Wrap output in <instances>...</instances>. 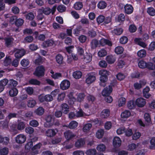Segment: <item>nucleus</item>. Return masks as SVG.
Masks as SVG:
<instances>
[{"label":"nucleus","mask_w":155,"mask_h":155,"mask_svg":"<svg viewBox=\"0 0 155 155\" xmlns=\"http://www.w3.org/2000/svg\"><path fill=\"white\" fill-rule=\"evenodd\" d=\"M9 138L7 137H3L0 136V143L4 145H7L9 143Z\"/></svg>","instance_id":"nucleus-25"},{"label":"nucleus","mask_w":155,"mask_h":155,"mask_svg":"<svg viewBox=\"0 0 155 155\" xmlns=\"http://www.w3.org/2000/svg\"><path fill=\"white\" fill-rule=\"evenodd\" d=\"M147 63L143 60H140L138 62V65L140 68L144 69L146 68Z\"/></svg>","instance_id":"nucleus-39"},{"label":"nucleus","mask_w":155,"mask_h":155,"mask_svg":"<svg viewBox=\"0 0 155 155\" xmlns=\"http://www.w3.org/2000/svg\"><path fill=\"white\" fill-rule=\"evenodd\" d=\"M86 99L89 103H92L95 101V98L94 96L88 94L86 97Z\"/></svg>","instance_id":"nucleus-57"},{"label":"nucleus","mask_w":155,"mask_h":155,"mask_svg":"<svg viewBox=\"0 0 155 155\" xmlns=\"http://www.w3.org/2000/svg\"><path fill=\"white\" fill-rule=\"evenodd\" d=\"M96 80L95 74L93 73L87 74L85 82L88 84H90L94 82Z\"/></svg>","instance_id":"nucleus-2"},{"label":"nucleus","mask_w":155,"mask_h":155,"mask_svg":"<svg viewBox=\"0 0 155 155\" xmlns=\"http://www.w3.org/2000/svg\"><path fill=\"white\" fill-rule=\"evenodd\" d=\"M41 143H39L33 147L31 148L32 154L34 155L38 154V150L41 148Z\"/></svg>","instance_id":"nucleus-12"},{"label":"nucleus","mask_w":155,"mask_h":155,"mask_svg":"<svg viewBox=\"0 0 155 155\" xmlns=\"http://www.w3.org/2000/svg\"><path fill=\"white\" fill-rule=\"evenodd\" d=\"M76 48L77 51V54L80 56H82L83 55L84 53V50L82 47L80 46L76 47Z\"/></svg>","instance_id":"nucleus-45"},{"label":"nucleus","mask_w":155,"mask_h":155,"mask_svg":"<svg viewBox=\"0 0 155 155\" xmlns=\"http://www.w3.org/2000/svg\"><path fill=\"white\" fill-rule=\"evenodd\" d=\"M57 10L60 12H62L65 11L66 7L63 5H61L58 6L57 8Z\"/></svg>","instance_id":"nucleus-54"},{"label":"nucleus","mask_w":155,"mask_h":155,"mask_svg":"<svg viewBox=\"0 0 155 155\" xmlns=\"http://www.w3.org/2000/svg\"><path fill=\"white\" fill-rule=\"evenodd\" d=\"M146 68L151 70L155 69V65L151 62H148L147 63Z\"/></svg>","instance_id":"nucleus-55"},{"label":"nucleus","mask_w":155,"mask_h":155,"mask_svg":"<svg viewBox=\"0 0 155 155\" xmlns=\"http://www.w3.org/2000/svg\"><path fill=\"white\" fill-rule=\"evenodd\" d=\"M65 138L67 140H69L75 137L76 134L70 130L65 131L64 133Z\"/></svg>","instance_id":"nucleus-8"},{"label":"nucleus","mask_w":155,"mask_h":155,"mask_svg":"<svg viewBox=\"0 0 155 155\" xmlns=\"http://www.w3.org/2000/svg\"><path fill=\"white\" fill-rule=\"evenodd\" d=\"M39 12H42L44 14L46 15H49L51 12V9L49 8H47L44 9L42 8L39 10Z\"/></svg>","instance_id":"nucleus-41"},{"label":"nucleus","mask_w":155,"mask_h":155,"mask_svg":"<svg viewBox=\"0 0 155 155\" xmlns=\"http://www.w3.org/2000/svg\"><path fill=\"white\" fill-rule=\"evenodd\" d=\"M5 40L6 45L9 47L12 45L14 39L12 38H5Z\"/></svg>","instance_id":"nucleus-30"},{"label":"nucleus","mask_w":155,"mask_h":155,"mask_svg":"<svg viewBox=\"0 0 155 155\" xmlns=\"http://www.w3.org/2000/svg\"><path fill=\"white\" fill-rule=\"evenodd\" d=\"M134 41L136 44L143 48H145L147 46L146 43L143 41L141 38H136L134 39Z\"/></svg>","instance_id":"nucleus-17"},{"label":"nucleus","mask_w":155,"mask_h":155,"mask_svg":"<svg viewBox=\"0 0 155 155\" xmlns=\"http://www.w3.org/2000/svg\"><path fill=\"white\" fill-rule=\"evenodd\" d=\"M106 149V147L105 145L103 144H100L97 145L96 149L99 152H104Z\"/></svg>","instance_id":"nucleus-32"},{"label":"nucleus","mask_w":155,"mask_h":155,"mask_svg":"<svg viewBox=\"0 0 155 155\" xmlns=\"http://www.w3.org/2000/svg\"><path fill=\"white\" fill-rule=\"evenodd\" d=\"M99 41L95 39L92 40L91 42V46L92 49L97 48L99 44Z\"/></svg>","instance_id":"nucleus-36"},{"label":"nucleus","mask_w":155,"mask_h":155,"mask_svg":"<svg viewBox=\"0 0 155 155\" xmlns=\"http://www.w3.org/2000/svg\"><path fill=\"white\" fill-rule=\"evenodd\" d=\"M135 105L140 108L144 107L146 104V100L143 97H140L137 98L135 101Z\"/></svg>","instance_id":"nucleus-3"},{"label":"nucleus","mask_w":155,"mask_h":155,"mask_svg":"<svg viewBox=\"0 0 155 155\" xmlns=\"http://www.w3.org/2000/svg\"><path fill=\"white\" fill-rule=\"evenodd\" d=\"M97 151L95 149H89L86 151V153L87 155H95Z\"/></svg>","instance_id":"nucleus-47"},{"label":"nucleus","mask_w":155,"mask_h":155,"mask_svg":"<svg viewBox=\"0 0 155 155\" xmlns=\"http://www.w3.org/2000/svg\"><path fill=\"white\" fill-rule=\"evenodd\" d=\"M101 46H104L106 45H107L109 46H111L112 45L111 42L109 40L105 39L104 38H101L99 41V44Z\"/></svg>","instance_id":"nucleus-14"},{"label":"nucleus","mask_w":155,"mask_h":155,"mask_svg":"<svg viewBox=\"0 0 155 155\" xmlns=\"http://www.w3.org/2000/svg\"><path fill=\"white\" fill-rule=\"evenodd\" d=\"M8 149L7 147H4L0 150L1 155H7L8 153Z\"/></svg>","instance_id":"nucleus-49"},{"label":"nucleus","mask_w":155,"mask_h":155,"mask_svg":"<svg viewBox=\"0 0 155 155\" xmlns=\"http://www.w3.org/2000/svg\"><path fill=\"white\" fill-rule=\"evenodd\" d=\"M58 132L56 129H50L45 131L46 136L48 137H52L54 136Z\"/></svg>","instance_id":"nucleus-6"},{"label":"nucleus","mask_w":155,"mask_h":155,"mask_svg":"<svg viewBox=\"0 0 155 155\" xmlns=\"http://www.w3.org/2000/svg\"><path fill=\"white\" fill-rule=\"evenodd\" d=\"M18 84V82L13 79H10L8 81V85L9 87H16Z\"/></svg>","instance_id":"nucleus-31"},{"label":"nucleus","mask_w":155,"mask_h":155,"mask_svg":"<svg viewBox=\"0 0 155 155\" xmlns=\"http://www.w3.org/2000/svg\"><path fill=\"white\" fill-rule=\"evenodd\" d=\"M25 127V123L23 122H19L17 125V128L18 130H21L24 129Z\"/></svg>","instance_id":"nucleus-46"},{"label":"nucleus","mask_w":155,"mask_h":155,"mask_svg":"<svg viewBox=\"0 0 155 155\" xmlns=\"http://www.w3.org/2000/svg\"><path fill=\"white\" fill-rule=\"evenodd\" d=\"M146 51L144 49L141 50L139 51L137 53V55L140 58L145 57L146 56Z\"/></svg>","instance_id":"nucleus-51"},{"label":"nucleus","mask_w":155,"mask_h":155,"mask_svg":"<svg viewBox=\"0 0 155 155\" xmlns=\"http://www.w3.org/2000/svg\"><path fill=\"white\" fill-rule=\"evenodd\" d=\"M70 83L68 80L63 81L60 85V88L63 90H65L68 89L70 86Z\"/></svg>","instance_id":"nucleus-9"},{"label":"nucleus","mask_w":155,"mask_h":155,"mask_svg":"<svg viewBox=\"0 0 155 155\" xmlns=\"http://www.w3.org/2000/svg\"><path fill=\"white\" fill-rule=\"evenodd\" d=\"M29 125L32 127H36L38 126L39 123L35 120H32L30 121Z\"/></svg>","instance_id":"nucleus-60"},{"label":"nucleus","mask_w":155,"mask_h":155,"mask_svg":"<svg viewBox=\"0 0 155 155\" xmlns=\"http://www.w3.org/2000/svg\"><path fill=\"white\" fill-rule=\"evenodd\" d=\"M107 4L104 1L99 2L97 5L98 8L100 9H103L106 8Z\"/></svg>","instance_id":"nucleus-37"},{"label":"nucleus","mask_w":155,"mask_h":155,"mask_svg":"<svg viewBox=\"0 0 155 155\" xmlns=\"http://www.w3.org/2000/svg\"><path fill=\"white\" fill-rule=\"evenodd\" d=\"M18 93V89L15 88H13L11 89L9 92L10 96L12 97H14L16 96Z\"/></svg>","instance_id":"nucleus-26"},{"label":"nucleus","mask_w":155,"mask_h":155,"mask_svg":"<svg viewBox=\"0 0 155 155\" xmlns=\"http://www.w3.org/2000/svg\"><path fill=\"white\" fill-rule=\"evenodd\" d=\"M13 52H15V56L17 58H20L24 56L25 53V51L24 49H14L12 51Z\"/></svg>","instance_id":"nucleus-4"},{"label":"nucleus","mask_w":155,"mask_h":155,"mask_svg":"<svg viewBox=\"0 0 155 155\" xmlns=\"http://www.w3.org/2000/svg\"><path fill=\"white\" fill-rule=\"evenodd\" d=\"M130 115V112L128 110H126L122 112L121 114V117L122 118H127Z\"/></svg>","instance_id":"nucleus-34"},{"label":"nucleus","mask_w":155,"mask_h":155,"mask_svg":"<svg viewBox=\"0 0 155 155\" xmlns=\"http://www.w3.org/2000/svg\"><path fill=\"white\" fill-rule=\"evenodd\" d=\"M78 125V123L75 121H71L68 126H66L70 129H73L76 128Z\"/></svg>","instance_id":"nucleus-23"},{"label":"nucleus","mask_w":155,"mask_h":155,"mask_svg":"<svg viewBox=\"0 0 155 155\" xmlns=\"http://www.w3.org/2000/svg\"><path fill=\"white\" fill-rule=\"evenodd\" d=\"M150 90V88L148 86H147L143 90V96L146 98H149L151 96V95L148 93Z\"/></svg>","instance_id":"nucleus-21"},{"label":"nucleus","mask_w":155,"mask_h":155,"mask_svg":"<svg viewBox=\"0 0 155 155\" xmlns=\"http://www.w3.org/2000/svg\"><path fill=\"white\" fill-rule=\"evenodd\" d=\"M135 104L134 102L133 101H129L127 104V107L129 109H132L135 107Z\"/></svg>","instance_id":"nucleus-53"},{"label":"nucleus","mask_w":155,"mask_h":155,"mask_svg":"<svg viewBox=\"0 0 155 155\" xmlns=\"http://www.w3.org/2000/svg\"><path fill=\"white\" fill-rule=\"evenodd\" d=\"M126 103V99L123 97L120 98L118 101V105L119 107L123 106Z\"/></svg>","instance_id":"nucleus-58"},{"label":"nucleus","mask_w":155,"mask_h":155,"mask_svg":"<svg viewBox=\"0 0 155 155\" xmlns=\"http://www.w3.org/2000/svg\"><path fill=\"white\" fill-rule=\"evenodd\" d=\"M24 23V20L21 18H19L16 20L15 22V24L17 26H20L22 25Z\"/></svg>","instance_id":"nucleus-64"},{"label":"nucleus","mask_w":155,"mask_h":155,"mask_svg":"<svg viewBox=\"0 0 155 155\" xmlns=\"http://www.w3.org/2000/svg\"><path fill=\"white\" fill-rule=\"evenodd\" d=\"M45 69L42 65L39 66L37 67L33 74L38 77H40L44 75Z\"/></svg>","instance_id":"nucleus-1"},{"label":"nucleus","mask_w":155,"mask_h":155,"mask_svg":"<svg viewBox=\"0 0 155 155\" xmlns=\"http://www.w3.org/2000/svg\"><path fill=\"white\" fill-rule=\"evenodd\" d=\"M26 137L23 134H20L18 135L15 138L16 142L19 144L24 143L26 140Z\"/></svg>","instance_id":"nucleus-7"},{"label":"nucleus","mask_w":155,"mask_h":155,"mask_svg":"<svg viewBox=\"0 0 155 155\" xmlns=\"http://www.w3.org/2000/svg\"><path fill=\"white\" fill-rule=\"evenodd\" d=\"M74 8L76 10H79L83 7V4L81 2H76L74 5Z\"/></svg>","instance_id":"nucleus-42"},{"label":"nucleus","mask_w":155,"mask_h":155,"mask_svg":"<svg viewBox=\"0 0 155 155\" xmlns=\"http://www.w3.org/2000/svg\"><path fill=\"white\" fill-rule=\"evenodd\" d=\"M46 122L44 124V126L46 127H51L54 124V120L51 115L47 116L46 118Z\"/></svg>","instance_id":"nucleus-5"},{"label":"nucleus","mask_w":155,"mask_h":155,"mask_svg":"<svg viewBox=\"0 0 155 155\" xmlns=\"http://www.w3.org/2000/svg\"><path fill=\"white\" fill-rule=\"evenodd\" d=\"M55 59L57 63L59 64H62L63 62V58L60 54H57L55 57Z\"/></svg>","instance_id":"nucleus-28"},{"label":"nucleus","mask_w":155,"mask_h":155,"mask_svg":"<svg viewBox=\"0 0 155 155\" xmlns=\"http://www.w3.org/2000/svg\"><path fill=\"white\" fill-rule=\"evenodd\" d=\"M107 54L106 51L104 49H102L100 50L98 52V55L100 57H102L105 56Z\"/></svg>","instance_id":"nucleus-50"},{"label":"nucleus","mask_w":155,"mask_h":155,"mask_svg":"<svg viewBox=\"0 0 155 155\" xmlns=\"http://www.w3.org/2000/svg\"><path fill=\"white\" fill-rule=\"evenodd\" d=\"M99 73L101 76L107 77L110 74V73L109 71L103 69L100 71Z\"/></svg>","instance_id":"nucleus-43"},{"label":"nucleus","mask_w":155,"mask_h":155,"mask_svg":"<svg viewBox=\"0 0 155 155\" xmlns=\"http://www.w3.org/2000/svg\"><path fill=\"white\" fill-rule=\"evenodd\" d=\"M147 13L151 16L155 15V9L152 7L148 8L147 10Z\"/></svg>","instance_id":"nucleus-40"},{"label":"nucleus","mask_w":155,"mask_h":155,"mask_svg":"<svg viewBox=\"0 0 155 155\" xmlns=\"http://www.w3.org/2000/svg\"><path fill=\"white\" fill-rule=\"evenodd\" d=\"M121 140L120 138L117 137H115L113 139V144L114 146L115 147H120L121 144Z\"/></svg>","instance_id":"nucleus-15"},{"label":"nucleus","mask_w":155,"mask_h":155,"mask_svg":"<svg viewBox=\"0 0 155 155\" xmlns=\"http://www.w3.org/2000/svg\"><path fill=\"white\" fill-rule=\"evenodd\" d=\"M112 88L110 85L105 88L103 91L102 94L103 96H107L109 95L112 92Z\"/></svg>","instance_id":"nucleus-11"},{"label":"nucleus","mask_w":155,"mask_h":155,"mask_svg":"<svg viewBox=\"0 0 155 155\" xmlns=\"http://www.w3.org/2000/svg\"><path fill=\"white\" fill-rule=\"evenodd\" d=\"M92 125L90 123H88L84 124L82 128L83 131L84 132L88 133L91 129Z\"/></svg>","instance_id":"nucleus-24"},{"label":"nucleus","mask_w":155,"mask_h":155,"mask_svg":"<svg viewBox=\"0 0 155 155\" xmlns=\"http://www.w3.org/2000/svg\"><path fill=\"white\" fill-rule=\"evenodd\" d=\"M123 32V30L121 28H115L112 31V33L113 34L117 35H121L122 33Z\"/></svg>","instance_id":"nucleus-35"},{"label":"nucleus","mask_w":155,"mask_h":155,"mask_svg":"<svg viewBox=\"0 0 155 155\" xmlns=\"http://www.w3.org/2000/svg\"><path fill=\"white\" fill-rule=\"evenodd\" d=\"M110 114V111L108 109H104L101 112V116L103 118H106Z\"/></svg>","instance_id":"nucleus-19"},{"label":"nucleus","mask_w":155,"mask_h":155,"mask_svg":"<svg viewBox=\"0 0 155 155\" xmlns=\"http://www.w3.org/2000/svg\"><path fill=\"white\" fill-rule=\"evenodd\" d=\"M106 60L108 64H111L114 63L115 61L116 58L114 56L109 55L106 57Z\"/></svg>","instance_id":"nucleus-16"},{"label":"nucleus","mask_w":155,"mask_h":155,"mask_svg":"<svg viewBox=\"0 0 155 155\" xmlns=\"http://www.w3.org/2000/svg\"><path fill=\"white\" fill-rule=\"evenodd\" d=\"M29 61L28 59H24L22 60L21 61V65L24 67H26L28 65Z\"/></svg>","instance_id":"nucleus-52"},{"label":"nucleus","mask_w":155,"mask_h":155,"mask_svg":"<svg viewBox=\"0 0 155 155\" xmlns=\"http://www.w3.org/2000/svg\"><path fill=\"white\" fill-rule=\"evenodd\" d=\"M87 35L90 37L91 38L95 37L97 35L96 32L92 29L88 31Z\"/></svg>","instance_id":"nucleus-56"},{"label":"nucleus","mask_w":155,"mask_h":155,"mask_svg":"<svg viewBox=\"0 0 155 155\" xmlns=\"http://www.w3.org/2000/svg\"><path fill=\"white\" fill-rule=\"evenodd\" d=\"M45 112L44 109L41 107H39L35 111V114L39 116L43 115Z\"/></svg>","instance_id":"nucleus-29"},{"label":"nucleus","mask_w":155,"mask_h":155,"mask_svg":"<svg viewBox=\"0 0 155 155\" xmlns=\"http://www.w3.org/2000/svg\"><path fill=\"white\" fill-rule=\"evenodd\" d=\"M36 104V101L31 98H30L27 101V105L28 107H33Z\"/></svg>","instance_id":"nucleus-27"},{"label":"nucleus","mask_w":155,"mask_h":155,"mask_svg":"<svg viewBox=\"0 0 155 155\" xmlns=\"http://www.w3.org/2000/svg\"><path fill=\"white\" fill-rule=\"evenodd\" d=\"M62 140L61 137L54 138L51 140V142L52 144H56L60 142Z\"/></svg>","instance_id":"nucleus-63"},{"label":"nucleus","mask_w":155,"mask_h":155,"mask_svg":"<svg viewBox=\"0 0 155 155\" xmlns=\"http://www.w3.org/2000/svg\"><path fill=\"white\" fill-rule=\"evenodd\" d=\"M25 131L27 134H31L34 132V129L31 127H28L25 128Z\"/></svg>","instance_id":"nucleus-61"},{"label":"nucleus","mask_w":155,"mask_h":155,"mask_svg":"<svg viewBox=\"0 0 155 155\" xmlns=\"http://www.w3.org/2000/svg\"><path fill=\"white\" fill-rule=\"evenodd\" d=\"M85 143L84 139L80 138L78 139L75 143V146L78 148L83 147Z\"/></svg>","instance_id":"nucleus-13"},{"label":"nucleus","mask_w":155,"mask_h":155,"mask_svg":"<svg viewBox=\"0 0 155 155\" xmlns=\"http://www.w3.org/2000/svg\"><path fill=\"white\" fill-rule=\"evenodd\" d=\"M124 48L121 46H117L114 49L115 52L117 54H120L124 51Z\"/></svg>","instance_id":"nucleus-44"},{"label":"nucleus","mask_w":155,"mask_h":155,"mask_svg":"<svg viewBox=\"0 0 155 155\" xmlns=\"http://www.w3.org/2000/svg\"><path fill=\"white\" fill-rule=\"evenodd\" d=\"M105 17L103 15H99L96 19L97 21L98 24H101L104 21Z\"/></svg>","instance_id":"nucleus-62"},{"label":"nucleus","mask_w":155,"mask_h":155,"mask_svg":"<svg viewBox=\"0 0 155 155\" xmlns=\"http://www.w3.org/2000/svg\"><path fill=\"white\" fill-rule=\"evenodd\" d=\"M61 110L63 113L66 114L69 111V107L68 105L65 103H63L61 105Z\"/></svg>","instance_id":"nucleus-20"},{"label":"nucleus","mask_w":155,"mask_h":155,"mask_svg":"<svg viewBox=\"0 0 155 155\" xmlns=\"http://www.w3.org/2000/svg\"><path fill=\"white\" fill-rule=\"evenodd\" d=\"M83 59L85 62L89 63L92 60V55L90 53H86L84 55Z\"/></svg>","instance_id":"nucleus-18"},{"label":"nucleus","mask_w":155,"mask_h":155,"mask_svg":"<svg viewBox=\"0 0 155 155\" xmlns=\"http://www.w3.org/2000/svg\"><path fill=\"white\" fill-rule=\"evenodd\" d=\"M104 131L102 129H99L97 130L96 134V137L98 139L101 138L103 136Z\"/></svg>","instance_id":"nucleus-33"},{"label":"nucleus","mask_w":155,"mask_h":155,"mask_svg":"<svg viewBox=\"0 0 155 155\" xmlns=\"http://www.w3.org/2000/svg\"><path fill=\"white\" fill-rule=\"evenodd\" d=\"M82 75L81 72L79 71H77L74 72L73 74V76L74 78L76 79L80 78Z\"/></svg>","instance_id":"nucleus-38"},{"label":"nucleus","mask_w":155,"mask_h":155,"mask_svg":"<svg viewBox=\"0 0 155 155\" xmlns=\"http://www.w3.org/2000/svg\"><path fill=\"white\" fill-rule=\"evenodd\" d=\"M144 117L145 121L149 124H151V118L149 114L147 113H146L144 114Z\"/></svg>","instance_id":"nucleus-48"},{"label":"nucleus","mask_w":155,"mask_h":155,"mask_svg":"<svg viewBox=\"0 0 155 155\" xmlns=\"http://www.w3.org/2000/svg\"><path fill=\"white\" fill-rule=\"evenodd\" d=\"M29 83L33 85H39L40 84V82L36 79H31L29 81Z\"/></svg>","instance_id":"nucleus-59"},{"label":"nucleus","mask_w":155,"mask_h":155,"mask_svg":"<svg viewBox=\"0 0 155 155\" xmlns=\"http://www.w3.org/2000/svg\"><path fill=\"white\" fill-rule=\"evenodd\" d=\"M125 12L127 14H131L133 12L134 8L132 5L127 4L124 6Z\"/></svg>","instance_id":"nucleus-10"},{"label":"nucleus","mask_w":155,"mask_h":155,"mask_svg":"<svg viewBox=\"0 0 155 155\" xmlns=\"http://www.w3.org/2000/svg\"><path fill=\"white\" fill-rule=\"evenodd\" d=\"M54 43L53 40H48L44 41L42 44V46L44 48H47L52 46Z\"/></svg>","instance_id":"nucleus-22"}]
</instances>
